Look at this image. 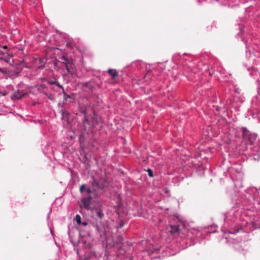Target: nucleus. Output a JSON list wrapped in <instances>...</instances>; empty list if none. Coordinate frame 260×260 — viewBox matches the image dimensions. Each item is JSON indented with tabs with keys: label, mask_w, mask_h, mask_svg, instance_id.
I'll list each match as a JSON object with an SVG mask.
<instances>
[{
	"label": "nucleus",
	"mask_w": 260,
	"mask_h": 260,
	"mask_svg": "<svg viewBox=\"0 0 260 260\" xmlns=\"http://www.w3.org/2000/svg\"><path fill=\"white\" fill-rule=\"evenodd\" d=\"M25 94H26V93L23 90H17L16 91L13 96H12V99H18L19 100L21 99L22 97H23Z\"/></svg>",
	"instance_id": "obj_5"
},
{
	"label": "nucleus",
	"mask_w": 260,
	"mask_h": 260,
	"mask_svg": "<svg viewBox=\"0 0 260 260\" xmlns=\"http://www.w3.org/2000/svg\"><path fill=\"white\" fill-rule=\"evenodd\" d=\"M0 93H2V92L0 91Z\"/></svg>",
	"instance_id": "obj_23"
},
{
	"label": "nucleus",
	"mask_w": 260,
	"mask_h": 260,
	"mask_svg": "<svg viewBox=\"0 0 260 260\" xmlns=\"http://www.w3.org/2000/svg\"><path fill=\"white\" fill-rule=\"evenodd\" d=\"M92 216L96 217H98L100 219H101L104 216V214L102 210L99 209H92Z\"/></svg>",
	"instance_id": "obj_6"
},
{
	"label": "nucleus",
	"mask_w": 260,
	"mask_h": 260,
	"mask_svg": "<svg viewBox=\"0 0 260 260\" xmlns=\"http://www.w3.org/2000/svg\"><path fill=\"white\" fill-rule=\"evenodd\" d=\"M92 198L91 195H89L86 198H84L81 200L80 207L87 210L90 209V204L91 203Z\"/></svg>",
	"instance_id": "obj_3"
},
{
	"label": "nucleus",
	"mask_w": 260,
	"mask_h": 260,
	"mask_svg": "<svg viewBox=\"0 0 260 260\" xmlns=\"http://www.w3.org/2000/svg\"><path fill=\"white\" fill-rule=\"evenodd\" d=\"M62 93L63 94V96H64V99H67V98H71V96L67 94L65 92H64V90L63 89V90H62Z\"/></svg>",
	"instance_id": "obj_15"
},
{
	"label": "nucleus",
	"mask_w": 260,
	"mask_h": 260,
	"mask_svg": "<svg viewBox=\"0 0 260 260\" xmlns=\"http://www.w3.org/2000/svg\"><path fill=\"white\" fill-rule=\"evenodd\" d=\"M108 73L112 77V79H115L118 76V73L117 71L115 69H109L108 70Z\"/></svg>",
	"instance_id": "obj_9"
},
{
	"label": "nucleus",
	"mask_w": 260,
	"mask_h": 260,
	"mask_svg": "<svg viewBox=\"0 0 260 260\" xmlns=\"http://www.w3.org/2000/svg\"><path fill=\"white\" fill-rule=\"evenodd\" d=\"M88 119L85 117V119L84 120V121L83 122V125H84V128H85V130L86 129V123H88Z\"/></svg>",
	"instance_id": "obj_14"
},
{
	"label": "nucleus",
	"mask_w": 260,
	"mask_h": 260,
	"mask_svg": "<svg viewBox=\"0 0 260 260\" xmlns=\"http://www.w3.org/2000/svg\"><path fill=\"white\" fill-rule=\"evenodd\" d=\"M66 114H68V112H67V111H63V115H65Z\"/></svg>",
	"instance_id": "obj_19"
},
{
	"label": "nucleus",
	"mask_w": 260,
	"mask_h": 260,
	"mask_svg": "<svg viewBox=\"0 0 260 260\" xmlns=\"http://www.w3.org/2000/svg\"><path fill=\"white\" fill-rule=\"evenodd\" d=\"M50 83L51 85H55L57 86L60 88H61L62 89V90H63V87L57 81H55L50 82Z\"/></svg>",
	"instance_id": "obj_12"
},
{
	"label": "nucleus",
	"mask_w": 260,
	"mask_h": 260,
	"mask_svg": "<svg viewBox=\"0 0 260 260\" xmlns=\"http://www.w3.org/2000/svg\"><path fill=\"white\" fill-rule=\"evenodd\" d=\"M13 68L9 71L10 74L11 76H17L21 72L22 67L20 64L17 65L16 67L13 66Z\"/></svg>",
	"instance_id": "obj_4"
},
{
	"label": "nucleus",
	"mask_w": 260,
	"mask_h": 260,
	"mask_svg": "<svg viewBox=\"0 0 260 260\" xmlns=\"http://www.w3.org/2000/svg\"><path fill=\"white\" fill-rule=\"evenodd\" d=\"M44 67V66H40L39 67V69H43Z\"/></svg>",
	"instance_id": "obj_21"
},
{
	"label": "nucleus",
	"mask_w": 260,
	"mask_h": 260,
	"mask_svg": "<svg viewBox=\"0 0 260 260\" xmlns=\"http://www.w3.org/2000/svg\"><path fill=\"white\" fill-rule=\"evenodd\" d=\"M90 183L91 188H87L86 191L89 195L92 193L94 198H98L100 196V190H104L106 187L105 180L104 179L98 180L94 177H92V180L90 181Z\"/></svg>",
	"instance_id": "obj_1"
},
{
	"label": "nucleus",
	"mask_w": 260,
	"mask_h": 260,
	"mask_svg": "<svg viewBox=\"0 0 260 260\" xmlns=\"http://www.w3.org/2000/svg\"><path fill=\"white\" fill-rule=\"evenodd\" d=\"M75 220L78 224H81V218L79 214L76 216Z\"/></svg>",
	"instance_id": "obj_13"
},
{
	"label": "nucleus",
	"mask_w": 260,
	"mask_h": 260,
	"mask_svg": "<svg viewBox=\"0 0 260 260\" xmlns=\"http://www.w3.org/2000/svg\"><path fill=\"white\" fill-rule=\"evenodd\" d=\"M8 52V49L7 46H2L0 45V59H3Z\"/></svg>",
	"instance_id": "obj_7"
},
{
	"label": "nucleus",
	"mask_w": 260,
	"mask_h": 260,
	"mask_svg": "<svg viewBox=\"0 0 260 260\" xmlns=\"http://www.w3.org/2000/svg\"><path fill=\"white\" fill-rule=\"evenodd\" d=\"M6 94H7V92H3V93H2V95L3 96H5Z\"/></svg>",
	"instance_id": "obj_20"
},
{
	"label": "nucleus",
	"mask_w": 260,
	"mask_h": 260,
	"mask_svg": "<svg viewBox=\"0 0 260 260\" xmlns=\"http://www.w3.org/2000/svg\"><path fill=\"white\" fill-rule=\"evenodd\" d=\"M119 238H120V239H122V238L121 237V236H120Z\"/></svg>",
	"instance_id": "obj_22"
},
{
	"label": "nucleus",
	"mask_w": 260,
	"mask_h": 260,
	"mask_svg": "<svg viewBox=\"0 0 260 260\" xmlns=\"http://www.w3.org/2000/svg\"><path fill=\"white\" fill-rule=\"evenodd\" d=\"M85 188V184H82L81 186H80V191H81V192H83V191H84V189Z\"/></svg>",
	"instance_id": "obj_16"
},
{
	"label": "nucleus",
	"mask_w": 260,
	"mask_h": 260,
	"mask_svg": "<svg viewBox=\"0 0 260 260\" xmlns=\"http://www.w3.org/2000/svg\"><path fill=\"white\" fill-rule=\"evenodd\" d=\"M147 172L148 173V175L150 177H153V172L152 171V170L150 169H148V170H147Z\"/></svg>",
	"instance_id": "obj_17"
},
{
	"label": "nucleus",
	"mask_w": 260,
	"mask_h": 260,
	"mask_svg": "<svg viewBox=\"0 0 260 260\" xmlns=\"http://www.w3.org/2000/svg\"><path fill=\"white\" fill-rule=\"evenodd\" d=\"M81 224L84 226H86L87 225V223L86 222H81Z\"/></svg>",
	"instance_id": "obj_18"
},
{
	"label": "nucleus",
	"mask_w": 260,
	"mask_h": 260,
	"mask_svg": "<svg viewBox=\"0 0 260 260\" xmlns=\"http://www.w3.org/2000/svg\"><path fill=\"white\" fill-rule=\"evenodd\" d=\"M62 63L64 66L68 74L73 75L75 72V67L73 62V59L69 57L67 54H64L61 58Z\"/></svg>",
	"instance_id": "obj_2"
},
{
	"label": "nucleus",
	"mask_w": 260,
	"mask_h": 260,
	"mask_svg": "<svg viewBox=\"0 0 260 260\" xmlns=\"http://www.w3.org/2000/svg\"><path fill=\"white\" fill-rule=\"evenodd\" d=\"M242 129L243 139L246 140L251 133H250L249 131L245 127H243Z\"/></svg>",
	"instance_id": "obj_8"
},
{
	"label": "nucleus",
	"mask_w": 260,
	"mask_h": 260,
	"mask_svg": "<svg viewBox=\"0 0 260 260\" xmlns=\"http://www.w3.org/2000/svg\"><path fill=\"white\" fill-rule=\"evenodd\" d=\"M170 233L171 234H175L179 232V228L178 225H171Z\"/></svg>",
	"instance_id": "obj_11"
},
{
	"label": "nucleus",
	"mask_w": 260,
	"mask_h": 260,
	"mask_svg": "<svg viewBox=\"0 0 260 260\" xmlns=\"http://www.w3.org/2000/svg\"><path fill=\"white\" fill-rule=\"evenodd\" d=\"M256 138V135L255 134H251L250 136L248 138V139L246 140H248L250 145H253L254 142Z\"/></svg>",
	"instance_id": "obj_10"
}]
</instances>
